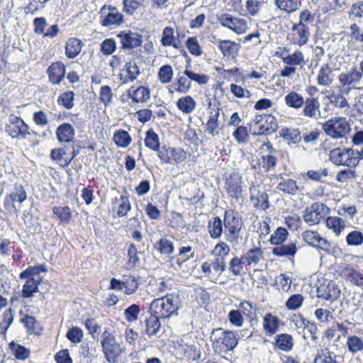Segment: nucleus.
Instances as JSON below:
<instances>
[{"instance_id": "nucleus-57", "label": "nucleus", "mask_w": 363, "mask_h": 363, "mask_svg": "<svg viewBox=\"0 0 363 363\" xmlns=\"http://www.w3.org/2000/svg\"><path fill=\"white\" fill-rule=\"evenodd\" d=\"M9 345L11 350L18 359L24 360L28 357L30 351L25 347L16 344L13 342L10 343Z\"/></svg>"}, {"instance_id": "nucleus-42", "label": "nucleus", "mask_w": 363, "mask_h": 363, "mask_svg": "<svg viewBox=\"0 0 363 363\" xmlns=\"http://www.w3.org/2000/svg\"><path fill=\"white\" fill-rule=\"evenodd\" d=\"M337 356L328 349L321 350L316 354L313 363H337Z\"/></svg>"}, {"instance_id": "nucleus-39", "label": "nucleus", "mask_w": 363, "mask_h": 363, "mask_svg": "<svg viewBox=\"0 0 363 363\" xmlns=\"http://www.w3.org/2000/svg\"><path fill=\"white\" fill-rule=\"evenodd\" d=\"M177 105L178 108L184 113H189L193 111L196 106L195 100L190 96H186L180 98Z\"/></svg>"}, {"instance_id": "nucleus-23", "label": "nucleus", "mask_w": 363, "mask_h": 363, "mask_svg": "<svg viewBox=\"0 0 363 363\" xmlns=\"http://www.w3.org/2000/svg\"><path fill=\"white\" fill-rule=\"evenodd\" d=\"M297 252L295 242L281 244L272 249V254L278 257H294Z\"/></svg>"}, {"instance_id": "nucleus-38", "label": "nucleus", "mask_w": 363, "mask_h": 363, "mask_svg": "<svg viewBox=\"0 0 363 363\" xmlns=\"http://www.w3.org/2000/svg\"><path fill=\"white\" fill-rule=\"evenodd\" d=\"M276 345L280 350L284 351H289L294 345V339L291 335L284 333L277 336Z\"/></svg>"}, {"instance_id": "nucleus-24", "label": "nucleus", "mask_w": 363, "mask_h": 363, "mask_svg": "<svg viewBox=\"0 0 363 363\" xmlns=\"http://www.w3.org/2000/svg\"><path fill=\"white\" fill-rule=\"evenodd\" d=\"M284 101L288 107L294 109H300L303 107V104H305V99L301 94L292 91L284 96Z\"/></svg>"}, {"instance_id": "nucleus-62", "label": "nucleus", "mask_w": 363, "mask_h": 363, "mask_svg": "<svg viewBox=\"0 0 363 363\" xmlns=\"http://www.w3.org/2000/svg\"><path fill=\"white\" fill-rule=\"evenodd\" d=\"M177 88H176V91L180 93L185 94L189 91L191 86V82L189 79L184 74L181 75L180 74L177 76Z\"/></svg>"}, {"instance_id": "nucleus-60", "label": "nucleus", "mask_w": 363, "mask_h": 363, "mask_svg": "<svg viewBox=\"0 0 363 363\" xmlns=\"http://www.w3.org/2000/svg\"><path fill=\"white\" fill-rule=\"evenodd\" d=\"M347 345L352 353H357L363 349V342L357 336L353 335L347 338Z\"/></svg>"}, {"instance_id": "nucleus-61", "label": "nucleus", "mask_w": 363, "mask_h": 363, "mask_svg": "<svg viewBox=\"0 0 363 363\" xmlns=\"http://www.w3.org/2000/svg\"><path fill=\"white\" fill-rule=\"evenodd\" d=\"M230 251V247L225 242L220 241L215 246L212 253L216 257L225 259V257L229 255Z\"/></svg>"}, {"instance_id": "nucleus-14", "label": "nucleus", "mask_w": 363, "mask_h": 363, "mask_svg": "<svg viewBox=\"0 0 363 363\" xmlns=\"http://www.w3.org/2000/svg\"><path fill=\"white\" fill-rule=\"evenodd\" d=\"M242 177L238 172L231 173L225 179V189L230 197L238 199L242 195Z\"/></svg>"}, {"instance_id": "nucleus-4", "label": "nucleus", "mask_w": 363, "mask_h": 363, "mask_svg": "<svg viewBox=\"0 0 363 363\" xmlns=\"http://www.w3.org/2000/svg\"><path fill=\"white\" fill-rule=\"evenodd\" d=\"M223 225L225 228L224 233L227 241L235 245L242 240V237L240 235L242 223L238 217L233 216L225 213Z\"/></svg>"}, {"instance_id": "nucleus-32", "label": "nucleus", "mask_w": 363, "mask_h": 363, "mask_svg": "<svg viewBox=\"0 0 363 363\" xmlns=\"http://www.w3.org/2000/svg\"><path fill=\"white\" fill-rule=\"evenodd\" d=\"M281 182L277 185V189L289 194H295L298 190L296 182L291 179H284L279 175Z\"/></svg>"}, {"instance_id": "nucleus-3", "label": "nucleus", "mask_w": 363, "mask_h": 363, "mask_svg": "<svg viewBox=\"0 0 363 363\" xmlns=\"http://www.w3.org/2000/svg\"><path fill=\"white\" fill-rule=\"evenodd\" d=\"M250 126V132L253 135H269L278 128L277 119L270 114L256 116Z\"/></svg>"}, {"instance_id": "nucleus-11", "label": "nucleus", "mask_w": 363, "mask_h": 363, "mask_svg": "<svg viewBox=\"0 0 363 363\" xmlns=\"http://www.w3.org/2000/svg\"><path fill=\"white\" fill-rule=\"evenodd\" d=\"M361 79L360 72L357 70L356 67H352L350 70L346 73L340 74L338 77L340 84L343 86H348L344 90L345 94H348L352 89H362V87L358 86Z\"/></svg>"}, {"instance_id": "nucleus-63", "label": "nucleus", "mask_w": 363, "mask_h": 363, "mask_svg": "<svg viewBox=\"0 0 363 363\" xmlns=\"http://www.w3.org/2000/svg\"><path fill=\"white\" fill-rule=\"evenodd\" d=\"M303 301V297L301 294H294L286 301V306L289 310H296L301 306Z\"/></svg>"}, {"instance_id": "nucleus-19", "label": "nucleus", "mask_w": 363, "mask_h": 363, "mask_svg": "<svg viewBox=\"0 0 363 363\" xmlns=\"http://www.w3.org/2000/svg\"><path fill=\"white\" fill-rule=\"evenodd\" d=\"M219 108H213L209 113V118L206 124V131L212 136L219 135L223 125L218 122Z\"/></svg>"}, {"instance_id": "nucleus-59", "label": "nucleus", "mask_w": 363, "mask_h": 363, "mask_svg": "<svg viewBox=\"0 0 363 363\" xmlns=\"http://www.w3.org/2000/svg\"><path fill=\"white\" fill-rule=\"evenodd\" d=\"M145 0H123L124 11L133 15L139 8L143 6Z\"/></svg>"}, {"instance_id": "nucleus-52", "label": "nucleus", "mask_w": 363, "mask_h": 363, "mask_svg": "<svg viewBox=\"0 0 363 363\" xmlns=\"http://www.w3.org/2000/svg\"><path fill=\"white\" fill-rule=\"evenodd\" d=\"M74 93L73 91H65L58 97L57 102L67 109H71L74 106Z\"/></svg>"}, {"instance_id": "nucleus-35", "label": "nucleus", "mask_w": 363, "mask_h": 363, "mask_svg": "<svg viewBox=\"0 0 363 363\" xmlns=\"http://www.w3.org/2000/svg\"><path fill=\"white\" fill-rule=\"evenodd\" d=\"M113 206L117 208V215L119 217L125 216L130 210L129 199L124 196H121L119 199L116 198L113 201Z\"/></svg>"}, {"instance_id": "nucleus-45", "label": "nucleus", "mask_w": 363, "mask_h": 363, "mask_svg": "<svg viewBox=\"0 0 363 363\" xmlns=\"http://www.w3.org/2000/svg\"><path fill=\"white\" fill-rule=\"evenodd\" d=\"M275 4L279 9L287 13L296 11L301 5V2L296 0H275Z\"/></svg>"}, {"instance_id": "nucleus-15", "label": "nucleus", "mask_w": 363, "mask_h": 363, "mask_svg": "<svg viewBox=\"0 0 363 363\" xmlns=\"http://www.w3.org/2000/svg\"><path fill=\"white\" fill-rule=\"evenodd\" d=\"M302 238L308 245L316 248L328 252L331 248V245L326 239L320 237L316 231L306 230L302 233Z\"/></svg>"}, {"instance_id": "nucleus-41", "label": "nucleus", "mask_w": 363, "mask_h": 363, "mask_svg": "<svg viewBox=\"0 0 363 363\" xmlns=\"http://www.w3.org/2000/svg\"><path fill=\"white\" fill-rule=\"evenodd\" d=\"M245 266V262L242 259V257H234L229 262L228 270L233 275L239 277L242 275Z\"/></svg>"}, {"instance_id": "nucleus-12", "label": "nucleus", "mask_w": 363, "mask_h": 363, "mask_svg": "<svg viewBox=\"0 0 363 363\" xmlns=\"http://www.w3.org/2000/svg\"><path fill=\"white\" fill-rule=\"evenodd\" d=\"M218 22L236 33L240 34L247 29L246 21L242 18L234 17L229 13H221L218 16Z\"/></svg>"}, {"instance_id": "nucleus-58", "label": "nucleus", "mask_w": 363, "mask_h": 363, "mask_svg": "<svg viewBox=\"0 0 363 363\" xmlns=\"http://www.w3.org/2000/svg\"><path fill=\"white\" fill-rule=\"evenodd\" d=\"M189 66H186L184 71V74L190 80L197 82L199 84H206L208 82L209 77L204 74H196L193 72L189 69Z\"/></svg>"}, {"instance_id": "nucleus-5", "label": "nucleus", "mask_w": 363, "mask_h": 363, "mask_svg": "<svg viewBox=\"0 0 363 363\" xmlns=\"http://www.w3.org/2000/svg\"><path fill=\"white\" fill-rule=\"evenodd\" d=\"M354 150L351 148H335L330 152V160L335 165L354 167L358 164Z\"/></svg>"}, {"instance_id": "nucleus-13", "label": "nucleus", "mask_w": 363, "mask_h": 363, "mask_svg": "<svg viewBox=\"0 0 363 363\" xmlns=\"http://www.w3.org/2000/svg\"><path fill=\"white\" fill-rule=\"evenodd\" d=\"M120 39L121 48L123 50H132L140 47L143 43V37L138 33L128 31H121L117 34Z\"/></svg>"}, {"instance_id": "nucleus-22", "label": "nucleus", "mask_w": 363, "mask_h": 363, "mask_svg": "<svg viewBox=\"0 0 363 363\" xmlns=\"http://www.w3.org/2000/svg\"><path fill=\"white\" fill-rule=\"evenodd\" d=\"M74 129L69 123H62L56 130V135L59 141L69 143L74 136Z\"/></svg>"}, {"instance_id": "nucleus-48", "label": "nucleus", "mask_w": 363, "mask_h": 363, "mask_svg": "<svg viewBox=\"0 0 363 363\" xmlns=\"http://www.w3.org/2000/svg\"><path fill=\"white\" fill-rule=\"evenodd\" d=\"M125 69L128 74L125 77L124 83L133 82L140 74V69L135 62H127L125 64Z\"/></svg>"}, {"instance_id": "nucleus-44", "label": "nucleus", "mask_w": 363, "mask_h": 363, "mask_svg": "<svg viewBox=\"0 0 363 363\" xmlns=\"http://www.w3.org/2000/svg\"><path fill=\"white\" fill-rule=\"evenodd\" d=\"M145 145L146 147L154 151H157L160 148V143L159 137L152 129H150L146 132Z\"/></svg>"}, {"instance_id": "nucleus-20", "label": "nucleus", "mask_w": 363, "mask_h": 363, "mask_svg": "<svg viewBox=\"0 0 363 363\" xmlns=\"http://www.w3.org/2000/svg\"><path fill=\"white\" fill-rule=\"evenodd\" d=\"M302 108V113L307 118L317 119L320 116V102L316 98H306Z\"/></svg>"}, {"instance_id": "nucleus-34", "label": "nucleus", "mask_w": 363, "mask_h": 363, "mask_svg": "<svg viewBox=\"0 0 363 363\" xmlns=\"http://www.w3.org/2000/svg\"><path fill=\"white\" fill-rule=\"evenodd\" d=\"M27 198L26 192L22 185H15L14 190L6 197L5 203L18 201L22 203Z\"/></svg>"}, {"instance_id": "nucleus-2", "label": "nucleus", "mask_w": 363, "mask_h": 363, "mask_svg": "<svg viewBox=\"0 0 363 363\" xmlns=\"http://www.w3.org/2000/svg\"><path fill=\"white\" fill-rule=\"evenodd\" d=\"M179 307L180 302L178 296L167 295L152 301L150 306V311L162 320H165L173 316H177Z\"/></svg>"}, {"instance_id": "nucleus-1", "label": "nucleus", "mask_w": 363, "mask_h": 363, "mask_svg": "<svg viewBox=\"0 0 363 363\" xmlns=\"http://www.w3.org/2000/svg\"><path fill=\"white\" fill-rule=\"evenodd\" d=\"M238 333L222 328L213 329L210 335L212 348L215 353L224 355L233 351L238 344Z\"/></svg>"}, {"instance_id": "nucleus-8", "label": "nucleus", "mask_w": 363, "mask_h": 363, "mask_svg": "<svg viewBox=\"0 0 363 363\" xmlns=\"http://www.w3.org/2000/svg\"><path fill=\"white\" fill-rule=\"evenodd\" d=\"M28 127L21 118L10 115L8 119V123L6 125V131L13 138H26L30 133L28 130Z\"/></svg>"}, {"instance_id": "nucleus-21", "label": "nucleus", "mask_w": 363, "mask_h": 363, "mask_svg": "<svg viewBox=\"0 0 363 363\" xmlns=\"http://www.w3.org/2000/svg\"><path fill=\"white\" fill-rule=\"evenodd\" d=\"M48 74L50 82L59 84L65 77V66L61 62H54L48 67Z\"/></svg>"}, {"instance_id": "nucleus-25", "label": "nucleus", "mask_w": 363, "mask_h": 363, "mask_svg": "<svg viewBox=\"0 0 363 363\" xmlns=\"http://www.w3.org/2000/svg\"><path fill=\"white\" fill-rule=\"evenodd\" d=\"M82 41L75 38H69L65 45V54L69 59L76 57L82 50Z\"/></svg>"}, {"instance_id": "nucleus-33", "label": "nucleus", "mask_w": 363, "mask_h": 363, "mask_svg": "<svg viewBox=\"0 0 363 363\" xmlns=\"http://www.w3.org/2000/svg\"><path fill=\"white\" fill-rule=\"evenodd\" d=\"M41 281V279L30 278L27 279L26 282L23 286L22 296L24 298H30L33 294L38 291V286Z\"/></svg>"}, {"instance_id": "nucleus-30", "label": "nucleus", "mask_w": 363, "mask_h": 363, "mask_svg": "<svg viewBox=\"0 0 363 363\" xmlns=\"http://www.w3.org/2000/svg\"><path fill=\"white\" fill-rule=\"evenodd\" d=\"M161 43L164 47L172 46L174 48H179L172 27L167 26L163 29Z\"/></svg>"}, {"instance_id": "nucleus-26", "label": "nucleus", "mask_w": 363, "mask_h": 363, "mask_svg": "<svg viewBox=\"0 0 363 363\" xmlns=\"http://www.w3.org/2000/svg\"><path fill=\"white\" fill-rule=\"evenodd\" d=\"M241 257L242 259L245 262V266L256 265L259 262L262 257V251L260 248L256 247L249 250Z\"/></svg>"}, {"instance_id": "nucleus-55", "label": "nucleus", "mask_w": 363, "mask_h": 363, "mask_svg": "<svg viewBox=\"0 0 363 363\" xmlns=\"http://www.w3.org/2000/svg\"><path fill=\"white\" fill-rule=\"evenodd\" d=\"M47 271L46 266L40 264L38 266L29 267L20 274L21 279H30L31 277L39 274L40 272Z\"/></svg>"}, {"instance_id": "nucleus-43", "label": "nucleus", "mask_w": 363, "mask_h": 363, "mask_svg": "<svg viewBox=\"0 0 363 363\" xmlns=\"http://www.w3.org/2000/svg\"><path fill=\"white\" fill-rule=\"evenodd\" d=\"M284 64L291 66L301 65L304 62L303 54L300 50H296L292 54H289L282 57Z\"/></svg>"}, {"instance_id": "nucleus-47", "label": "nucleus", "mask_w": 363, "mask_h": 363, "mask_svg": "<svg viewBox=\"0 0 363 363\" xmlns=\"http://www.w3.org/2000/svg\"><path fill=\"white\" fill-rule=\"evenodd\" d=\"M282 133V137L286 140L289 144H297L301 142L302 136L298 129L287 128Z\"/></svg>"}, {"instance_id": "nucleus-27", "label": "nucleus", "mask_w": 363, "mask_h": 363, "mask_svg": "<svg viewBox=\"0 0 363 363\" xmlns=\"http://www.w3.org/2000/svg\"><path fill=\"white\" fill-rule=\"evenodd\" d=\"M129 96L136 103L146 101L150 98L149 89L145 86H139L137 89L130 88L128 91Z\"/></svg>"}, {"instance_id": "nucleus-36", "label": "nucleus", "mask_w": 363, "mask_h": 363, "mask_svg": "<svg viewBox=\"0 0 363 363\" xmlns=\"http://www.w3.org/2000/svg\"><path fill=\"white\" fill-rule=\"evenodd\" d=\"M208 233L211 237L213 239L219 238L223 232V221L220 217H215L213 221L208 223Z\"/></svg>"}, {"instance_id": "nucleus-18", "label": "nucleus", "mask_w": 363, "mask_h": 363, "mask_svg": "<svg viewBox=\"0 0 363 363\" xmlns=\"http://www.w3.org/2000/svg\"><path fill=\"white\" fill-rule=\"evenodd\" d=\"M340 294V291L334 282L322 284L317 289V296L327 301H333L336 300L339 297Z\"/></svg>"}, {"instance_id": "nucleus-53", "label": "nucleus", "mask_w": 363, "mask_h": 363, "mask_svg": "<svg viewBox=\"0 0 363 363\" xmlns=\"http://www.w3.org/2000/svg\"><path fill=\"white\" fill-rule=\"evenodd\" d=\"M345 276L349 281L353 284L363 288V274L354 269L347 270Z\"/></svg>"}, {"instance_id": "nucleus-17", "label": "nucleus", "mask_w": 363, "mask_h": 363, "mask_svg": "<svg viewBox=\"0 0 363 363\" xmlns=\"http://www.w3.org/2000/svg\"><path fill=\"white\" fill-rule=\"evenodd\" d=\"M250 201L254 207L265 211L269 208V196L264 191H260L257 187L253 186L250 188Z\"/></svg>"}, {"instance_id": "nucleus-40", "label": "nucleus", "mask_w": 363, "mask_h": 363, "mask_svg": "<svg viewBox=\"0 0 363 363\" xmlns=\"http://www.w3.org/2000/svg\"><path fill=\"white\" fill-rule=\"evenodd\" d=\"M326 226L332 229L334 233L338 235L345 227V221L342 218L336 216L328 217L326 219Z\"/></svg>"}, {"instance_id": "nucleus-37", "label": "nucleus", "mask_w": 363, "mask_h": 363, "mask_svg": "<svg viewBox=\"0 0 363 363\" xmlns=\"http://www.w3.org/2000/svg\"><path fill=\"white\" fill-rule=\"evenodd\" d=\"M279 318L272 313H267L264 317V329L270 334L275 333L279 328Z\"/></svg>"}, {"instance_id": "nucleus-28", "label": "nucleus", "mask_w": 363, "mask_h": 363, "mask_svg": "<svg viewBox=\"0 0 363 363\" xmlns=\"http://www.w3.org/2000/svg\"><path fill=\"white\" fill-rule=\"evenodd\" d=\"M160 319L161 318L152 312H151L150 317L146 319V333L148 336L155 335L159 332L161 327Z\"/></svg>"}, {"instance_id": "nucleus-16", "label": "nucleus", "mask_w": 363, "mask_h": 363, "mask_svg": "<svg viewBox=\"0 0 363 363\" xmlns=\"http://www.w3.org/2000/svg\"><path fill=\"white\" fill-rule=\"evenodd\" d=\"M102 16L101 24L106 27L119 25L123 22V15L118 12L116 7L108 6L107 9L103 7L101 9Z\"/></svg>"}, {"instance_id": "nucleus-31", "label": "nucleus", "mask_w": 363, "mask_h": 363, "mask_svg": "<svg viewBox=\"0 0 363 363\" xmlns=\"http://www.w3.org/2000/svg\"><path fill=\"white\" fill-rule=\"evenodd\" d=\"M318 84L321 86H329L333 82V72L328 64L324 65L320 69L317 77Z\"/></svg>"}, {"instance_id": "nucleus-56", "label": "nucleus", "mask_w": 363, "mask_h": 363, "mask_svg": "<svg viewBox=\"0 0 363 363\" xmlns=\"http://www.w3.org/2000/svg\"><path fill=\"white\" fill-rule=\"evenodd\" d=\"M173 77V70L170 65H165L162 66L158 72V78L161 83L167 84L172 81Z\"/></svg>"}, {"instance_id": "nucleus-9", "label": "nucleus", "mask_w": 363, "mask_h": 363, "mask_svg": "<svg viewBox=\"0 0 363 363\" xmlns=\"http://www.w3.org/2000/svg\"><path fill=\"white\" fill-rule=\"evenodd\" d=\"M101 346L106 360L109 363H114L121 353V348L116 342L114 336L104 335Z\"/></svg>"}, {"instance_id": "nucleus-6", "label": "nucleus", "mask_w": 363, "mask_h": 363, "mask_svg": "<svg viewBox=\"0 0 363 363\" xmlns=\"http://www.w3.org/2000/svg\"><path fill=\"white\" fill-rule=\"evenodd\" d=\"M330 212V208L323 203L315 202L306 207L303 215L304 221L309 225L318 224Z\"/></svg>"}, {"instance_id": "nucleus-50", "label": "nucleus", "mask_w": 363, "mask_h": 363, "mask_svg": "<svg viewBox=\"0 0 363 363\" xmlns=\"http://www.w3.org/2000/svg\"><path fill=\"white\" fill-rule=\"evenodd\" d=\"M52 212L56 215L64 223H68L72 218V213L70 209L67 206H54Z\"/></svg>"}, {"instance_id": "nucleus-49", "label": "nucleus", "mask_w": 363, "mask_h": 363, "mask_svg": "<svg viewBox=\"0 0 363 363\" xmlns=\"http://www.w3.org/2000/svg\"><path fill=\"white\" fill-rule=\"evenodd\" d=\"M328 99L330 103L333 104L336 108H348L350 106L347 99L345 98L342 93H333L331 95L328 96Z\"/></svg>"}, {"instance_id": "nucleus-64", "label": "nucleus", "mask_w": 363, "mask_h": 363, "mask_svg": "<svg viewBox=\"0 0 363 363\" xmlns=\"http://www.w3.org/2000/svg\"><path fill=\"white\" fill-rule=\"evenodd\" d=\"M138 280L133 276H128L124 280V289L126 294H133L138 289Z\"/></svg>"}, {"instance_id": "nucleus-54", "label": "nucleus", "mask_w": 363, "mask_h": 363, "mask_svg": "<svg viewBox=\"0 0 363 363\" xmlns=\"http://www.w3.org/2000/svg\"><path fill=\"white\" fill-rule=\"evenodd\" d=\"M346 242L350 246H359L363 243V233L359 230H352L346 236Z\"/></svg>"}, {"instance_id": "nucleus-51", "label": "nucleus", "mask_w": 363, "mask_h": 363, "mask_svg": "<svg viewBox=\"0 0 363 363\" xmlns=\"http://www.w3.org/2000/svg\"><path fill=\"white\" fill-rule=\"evenodd\" d=\"M113 140L118 146L125 147L130 145L131 138L127 131L119 130L114 134Z\"/></svg>"}, {"instance_id": "nucleus-7", "label": "nucleus", "mask_w": 363, "mask_h": 363, "mask_svg": "<svg viewBox=\"0 0 363 363\" xmlns=\"http://www.w3.org/2000/svg\"><path fill=\"white\" fill-rule=\"evenodd\" d=\"M325 133L334 138L344 137L350 130L349 125L345 118H338L330 119L323 125Z\"/></svg>"}, {"instance_id": "nucleus-29", "label": "nucleus", "mask_w": 363, "mask_h": 363, "mask_svg": "<svg viewBox=\"0 0 363 363\" xmlns=\"http://www.w3.org/2000/svg\"><path fill=\"white\" fill-rule=\"evenodd\" d=\"M191 251L192 247L191 246L182 247L179 249V255L176 257H172V260L175 259L179 269H181L184 262L194 257V252H191Z\"/></svg>"}, {"instance_id": "nucleus-46", "label": "nucleus", "mask_w": 363, "mask_h": 363, "mask_svg": "<svg viewBox=\"0 0 363 363\" xmlns=\"http://www.w3.org/2000/svg\"><path fill=\"white\" fill-rule=\"evenodd\" d=\"M288 235L289 233L285 228L279 227L271 235L269 242L272 245H279L286 240Z\"/></svg>"}, {"instance_id": "nucleus-10", "label": "nucleus", "mask_w": 363, "mask_h": 363, "mask_svg": "<svg viewBox=\"0 0 363 363\" xmlns=\"http://www.w3.org/2000/svg\"><path fill=\"white\" fill-rule=\"evenodd\" d=\"M310 37V31L305 23H296L292 26L287 35V40L291 43L302 46L307 43Z\"/></svg>"}]
</instances>
